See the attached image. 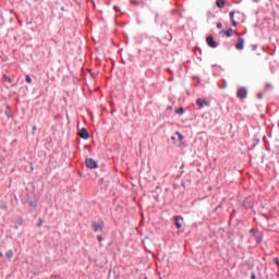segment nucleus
Listing matches in <instances>:
<instances>
[{
  "mask_svg": "<svg viewBox=\"0 0 279 279\" xmlns=\"http://www.w3.org/2000/svg\"><path fill=\"white\" fill-rule=\"evenodd\" d=\"M43 223H45V220H43V218H40L39 222L37 223L38 228H41Z\"/></svg>",
  "mask_w": 279,
  "mask_h": 279,
  "instance_id": "nucleus-15",
  "label": "nucleus"
},
{
  "mask_svg": "<svg viewBox=\"0 0 279 279\" xmlns=\"http://www.w3.org/2000/svg\"><path fill=\"white\" fill-rule=\"evenodd\" d=\"M180 219H183L182 216H174L173 217V220H174V223H175L178 230H180V228H182V222H180Z\"/></svg>",
  "mask_w": 279,
  "mask_h": 279,
  "instance_id": "nucleus-9",
  "label": "nucleus"
},
{
  "mask_svg": "<svg viewBox=\"0 0 279 279\" xmlns=\"http://www.w3.org/2000/svg\"><path fill=\"white\" fill-rule=\"evenodd\" d=\"M231 23H232V27H236V21H234V20H231Z\"/></svg>",
  "mask_w": 279,
  "mask_h": 279,
  "instance_id": "nucleus-20",
  "label": "nucleus"
},
{
  "mask_svg": "<svg viewBox=\"0 0 279 279\" xmlns=\"http://www.w3.org/2000/svg\"><path fill=\"white\" fill-rule=\"evenodd\" d=\"M259 99L263 98V94H258Z\"/></svg>",
  "mask_w": 279,
  "mask_h": 279,
  "instance_id": "nucleus-25",
  "label": "nucleus"
},
{
  "mask_svg": "<svg viewBox=\"0 0 279 279\" xmlns=\"http://www.w3.org/2000/svg\"><path fill=\"white\" fill-rule=\"evenodd\" d=\"M175 114H183L184 113V109L183 107H180L179 109H175Z\"/></svg>",
  "mask_w": 279,
  "mask_h": 279,
  "instance_id": "nucleus-12",
  "label": "nucleus"
},
{
  "mask_svg": "<svg viewBox=\"0 0 279 279\" xmlns=\"http://www.w3.org/2000/svg\"><path fill=\"white\" fill-rule=\"evenodd\" d=\"M251 279H256V274L252 272Z\"/></svg>",
  "mask_w": 279,
  "mask_h": 279,
  "instance_id": "nucleus-22",
  "label": "nucleus"
},
{
  "mask_svg": "<svg viewBox=\"0 0 279 279\" xmlns=\"http://www.w3.org/2000/svg\"><path fill=\"white\" fill-rule=\"evenodd\" d=\"M256 2L260 1V0H255Z\"/></svg>",
  "mask_w": 279,
  "mask_h": 279,
  "instance_id": "nucleus-27",
  "label": "nucleus"
},
{
  "mask_svg": "<svg viewBox=\"0 0 279 279\" xmlns=\"http://www.w3.org/2000/svg\"><path fill=\"white\" fill-rule=\"evenodd\" d=\"M85 166L87 167V169H98L99 168V163H97L96 160L93 158H87L85 160Z\"/></svg>",
  "mask_w": 279,
  "mask_h": 279,
  "instance_id": "nucleus-2",
  "label": "nucleus"
},
{
  "mask_svg": "<svg viewBox=\"0 0 279 279\" xmlns=\"http://www.w3.org/2000/svg\"><path fill=\"white\" fill-rule=\"evenodd\" d=\"M236 97H239V99H245L247 97V88L246 87H240L238 89Z\"/></svg>",
  "mask_w": 279,
  "mask_h": 279,
  "instance_id": "nucleus-4",
  "label": "nucleus"
},
{
  "mask_svg": "<svg viewBox=\"0 0 279 279\" xmlns=\"http://www.w3.org/2000/svg\"><path fill=\"white\" fill-rule=\"evenodd\" d=\"M4 80H7L8 82L12 83V78L8 77L7 75H4Z\"/></svg>",
  "mask_w": 279,
  "mask_h": 279,
  "instance_id": "nucleus-21",
  "label": "nucleus"
},
{
  "mask_svg": "<svg viewBox=\"0 0 279 279\" xmlns=\"http://www.w3.org/2000/svg\"><path fill=\"white\" fill-rule=\"evenodd\" d=\"M33 130H36V126H34V129Z\"/></svg>",
  "mask_w": 279,
  "mask_h": 279,
  "instance_id": "nucleus-29",
  "label": "nucleus"
},
{
  "mask_svg": "<svg viewBox=\"0 0 279 279\" xmlns=\"http://www.w3.org/2000/svg\"><path fill=\"white\" fill-rule=\"evenodd\" d=\"M221 36H227V38H232L234 31L232 28L220 31Z\"/></svg>",
  "mask_w": 279,
  "mask_h": 279,
  "instance_id": "nucleus-7",
  "label": "nucleus"
},
{
  "mask_svg": "<svg viewBox=\"0 0 279 279\" xmlns=\"http://www.w3.org/2000/svg\"><path fill=\"white\" fill-rule=\"evenodd\" d=\"M217 28H218V29H222V28H223V24L218 23V24H217Z\"/></svg>",
  "mask_w": 279,
  "mask_h": 279,
  "instance_id": "nucleus-18",
  "label": "nucleus"
},
{
  "mask_svg": "<svg viewBox=\"0 0 279 279\" xmlns=\"http://www.w3.org/2000/svg\"><path fill=\"white\" fill-rule=\"evenodd\" d=\"M244 48H245V39H243V37H240L235 45V49H238V51H243Z\"/></svg>",
  "mask_w": 279,
  "mask_h": 279,
  "instance_id": "nucleus-5",
  "label": "nucleus"
},
{
  "mask_svg": "<svg viewBox=\"0 0 279 279\" xmlns=\"http://www.w3.org/2000/svg\"><path fill=\"white\" fill-rule=\"evenodd\" d=\"M196 105L198 108H203L204 106H210V102H208L206 99L198 98L196 100Z\"/></svg>",
  "mask_w": 279,
  "mask_h": 279,
  "instance_id": "nucleus-8",
  "label": "nucleus"
},
{
  "mask_svg": "<svg viewBox=\"0 0 279 279\" xmlns=\"http://www.w3.org/2000/svg\"><path fill=\"white\" fill-rule=\"evenodd\" d=\"M251 232H254V229H252Z\"/></svg>",
  "mask_w": 279,
  "mask_h": 279,
  "instance_id": "nucleus-26",
  "label": "nucleus"
},
{
  "mask_svg": "<svg viewBox=\"0 0 279 279\" xmlns=\"http://www.w3.org/2000/svg\"><path fill=\"white\" fill-rule=\"evenodd\" d=\"M256 241H257V243H260V238H257Z\"/></svg>",
  "mask_w": 279,
  "mask_h": 279,
  "instance_id": "nucleus-24",
  "label": "nucleus"
},
{
  "mask_svg": "<svg viewBox=\"0 0 279 279\" xmlns=\"http://www.w3.org/2000/svg\"><path fill=\"white\" fill-rule=\"evenodd\" d=\"M25 82H26L27 84H32V76L26 75Z\"/></svg>",
  "mask_w": 279,
  "mask_h": 279,
  "instance_id": "nucleus-13",
  "label": "nucleus"
},
{
  "mask_svg": "<svg viewBox=\"0 0 279 279\" xmlns=\"http://www.w3.org/2000/svg\"><path fill=\"white\" fill-rule=\"evenodd\" d=\"M80 136L83 138V141H88L90 138V133H88L86 128H83L80 132Z\"/></svg>",
  "mask_w": 279,
  "mask_h": 279,
  "instance_id": "nucleus-6",
  "label": "nucleus"
},
{
  "mask_svg": "<svg viewBox=\"0 0 279 279\" xmlns=\"http://www.w3.org/2000/svg\"><path fill=\"white\" fill-rule=\"evenodd\" d=\"M229 16H230V21H234V11H231L229 13Z\"/></svg>",
  "mask_w": 279,
  "mask_h": 279,
  "instance_id": "nucleus-14",
  "label": "nucleus"
},
{
  "mask_svg": "<svg viewBox=\"0 0 279 279\" xmlns=\"http://www.w3.org/2000/svg\"><path fill=\"white\" fill-rule=\"evenodd\" d=\"M274 263L277 265V267H279V258L278 257L274 258Z\"/></svg>",
  "mask_w": 279,
  "mask_h": 279,
  "instance_id": "nucleus-16",
  "label": "nucleus"
},
{
  "mask_svg": "<svg viewBox=\"0 0 279 279\" xmlns=\"http://www.w3.org/2000/svg\"><path fill=\"white\" fill-rule=\"evenodd\" d=\"M177 134H178L180 141H182V138H184V135H182V133L178 132Z\"/></svg>",
  "mask_w": 279,
  "mask_h": 279,
  "instance_id": "nucleus-19",
  "label": "nucleus"
},
{
  "mask_svg": "<svg viewBox=\"0 0 279 279\" xmlns=\"http://www.w3.org/2000/svg\"><path fill=\"white\" fill-rule=\"evenodd\" d=\"M132 3L136 4V2H134V1Z\"/></svg>",
  "mask_w": 279,
  "mask_h": 279,
  "instance_id": "nucleus-28",
  "label": "nucleus"
},
{
  "mask_svg": "<svg viewBox=\"0 0 279 279\" xmlns=\"http://www.w3.org/2000/svg\"><path fill=\"white\" fill-rule=\"evenodd\" d=\"M206 43L208 47H211V49H217V47H219L217 41H215V37H213V35L207 36Z\"/></svg>",
  "mask_w": 279,
  "mask_h": 279,
  "instance_id": "nucleus-3",
  "label": "nucleus"
},
{
  "mask_svg": "<svg viewBox=\"0 0 279 279\" xmlns=\"http://www.w3.org/2000/svg\"><path fill=\"white\" fill-rule=\"evenodd\" d=\"M92 228L94 229V232H104V228H106V223L104 221L100 222H93Z\"/></svg>",
  "mask_w": 279,
  "mask_h": 279,
  "instance_id": "nucleus-1",
  "label": "nucleus"
},
{
  "mask_svg": "<svg viewBox=\"0 0 279 279\" xmlns=\"http://www.w3.org/2000/svg\"><path fill=\"white\" fill-rule=\"evenodd\" d=\"M5 256L7 258H9V260L12 259L14 257V251L12 250L7 251Z\"/></svg>",
  "mask_w": 279,
  "mask_h": 279,
  "instance_id": "nucleus-11",
  "label": "nucleus"
},
{
  "mask_svg": "<svg viewBox=\"0 0 279 279\" xmlns=\"http://www.w3.org/2000/svg\"><path fill=\"white\" fill-rule=\"evenodd\" d=\"M216 5H217V8H219L221 10V9L226 8V1L225 0H217Z\"/></svg>",
  "mask_w": 279,
  "mask_h": 279,
  "instance_id": "nucleus-10",
  "label": "nucleus"
},
{
  "mask_svg": "<svg viewBox=\"0 0 279 279\" xmlns=\"http://www.w3.org/2000/svg\"><path fill=\"white\" fill-rule=\"evenodd\" d=\"M0 258H3V252H0Z\"/></svg>",
  "mask_w": 279,
  "mask_h": 279,
  "instance_id": "nucleus-23",
  "label": "nucleus"
},
{
  "mask_svg": "<svg viewBox=\"0 0 279 279\" xmlns=\"http://www.w3.org/2000/svg\"><path fill=\"white\" fill-rule=\"evenodd\" d=\"M97 241H98L99 243H101V241H104V236L97 235Z\"/></svg>",
  "mask_w": 279,
  "mask_h": 279,
  "instance_id": "nucleus-17",
  "label": "nucleus"
}]
</instances>
